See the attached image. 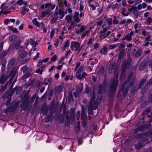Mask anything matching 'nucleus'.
Wrapping results in <instances>:
<instances>
[{
  "label": "nucleus",
  "mask_w": 152,
  "mask_h": 152,
  "mask_svg": "<svg viewBox=\"0 0 152 152\" xmlns=\"http://www.w3.org/2000/svg\"><path fill=\"white\" fill-rule=\"evenodd\" d=\"M134 35V32L131 31L129 34H127L126 36V40L127 41H131L132 39V36Z\"/></svg>",
  "instance_id": "nucleus-18"
},
{
  "label": "nucleus",
  "mask_w": 152,
  "mask_h": 152,
  "mask_svg": "<svg viewBox=\"0 0 152 152\" xmlns=\"http://www.w3.org/2000/svg\"><path fill=\"white\" fill-rule=\"evenodd\" d=\"M58 58V56L56 55H54L50 58V60L52 62L56 61Z\"/></svg>",
  "instance_id": "nucleus-42"
},
{
  "label": "nucleus",
  "mask_w": 152,
  "mask_h": 152,
  "mask_svg": "<svg viewBox=\"0 0 152 152\" xmlns=\"http://www.w3.org/2000/svg\"><path fill=\"white\" fill-rule=\"evenodd\" d=\"M113 71L115 73L117 71V66L115 63L111 64L108 68V72L109 74H111Z\"/></svg>",
  "instance_id": "nucleus-7"
},
{
  "label": "nucleus",
  "mask_w": 152,
  "mask_h": 152,
  "mask_svg": "<svg viewBox=\"0 0 152 152\" xmlns=\"http://www.w3.org/2000/svg\"><path fill=\"white\" fill-rule=\"evenodd\" d=\"M8 107L9 108L10 112H11V113L14 112L16 110H14V108L12 106H10Z\"/></svg>",
  "instance_id": "nucleus-57"
},
{
  "label": "nucleus",
  "mask_w": 152,
  "mask_h": 152,
  "mask_svg": "<svg viewBox=\"0 0 152 152\" xmlns=\"http://www.w3.org/2000/svg\"><path fill=\"white\" fill-rule=\"evenodd\" d=\"M80 44L79 42L75 41H72L71 43L70 48L72 51H73L74 48H75V51H78L79 52L80 50Z\"/></svg>",
  "instance_id": "nucleus-6"
},
{
  "label": "nucleus",
  "mask_w": 152,
  "mask_h": 152,
  "mask_svg": "<svg viewBox=\"0 0 152 152\" xmlns=\"http://www.w3.org/2000/svg\"><path fill=\"white\" fill-rule=\"evenodd\" d=\"M7 77H1L0 80V82L2 84L4 83L8 79Z\"/></svg>",
  "instance_id": "nucleus-29"
},
{
  "label": "nucleus",
  "mask_w": 152,
  "mask_h": 152,
  "mask_svg": "<svg viewBox=\"0 0 152 152\" xmlns=\"http://www.w3.org/2000/svg\"><path fill=\"white\" fill-rule=\"evenodd\" d=\"M121 14L124 16H127L129 15V13L127 11L126 8H123L121 12Z\"/></svg>",
  "instance_id": "nucleus-19"
},
{
  "label": "nucleus",
  "mask_w": 152,
  "mask_h": 152,
  "mask_svg": "<svg viewBox=\"0 0 152 152\" xmlns=\"http://www.w3.org/2000/svg\"><path fill=\"white\" fill-rule=\"evenodd\" d=\"M113 23L114 25H117L118 23V20L117 19L116 17L114 16L113 17Z\"/></svg>",
  "instance_id": "nucleus-43"
},
{
  "label": "nucleus",
  "mask_w": 152,
  "mask_h": 152,
  "mask_svg": "<svg viewBox=\"0 0 152 152\" xmlns=\"http://www.w3.org/2000/svg\"><path fill=\"white\" fill-rule=\"evenodd\" d=\"M37 27H39V28H43L44 27V24L43 23H39L38 26H37Z\"/></svg>",
  "instance_id": "nucleus-61"
},
{
  "label": "nucleus",
  "mask_w": 152,
  "mask_h": 152,
  "mask_svg": "<svg viewBox=\"0 0 152 152\" xmlns=\"http://www.w3.org/2000/svg\"><path fill=\"white\" fill-rule=\"evenodd\" d=\"M144 142V141L142 139L140 140L138 143L135 146V148L139 150L142 148L143 146V144L145 143Z\"/></svg>",
  "instance_id": "nucleus-12"
},
{
  "label": "nucleus",
  "mask_w": 152,
  "mask_h": 152,
  "mask_svg": "<svg viewBox=\"0 0 152 152\" xmlns=\"http://www.w3.org/2000/svg\"><path fill=\"white\" fill-rule=\"evenodd\" d=\"M129 88V86H127L125 90L123 91V95L124 96H126V95L128 91Z\"/></svg>",
  "instance_id": "nucleus-50"
},
{
  "label": "nucleus",
  "mask_w": 152,
  "mask_h": 152,
  "mask_svg": "<svg viewBox=\"0 0 152 152\" xmlns=\"http://www.w3.org/2000/svg\"><path fill=\"white\" fill-rule=\"evenodd\" d=\"M65 58V57L64 56L61 57L57 62V64H60L62 63L64 61Z\"/></svg>",
  "instance_id": "nucleus-48"
},
{
  "label": "nucleus",
  "mask_w": 152,
  "mask_h": 152,
  "mask_svg": "<svg viewBox=\"0 0 152 152\" xmlns=\"http://www.w3.org/2000/svg\"><path fill=\"white\" fill-rule=\"evenodd\" d=\"M50 12L49 10L48 9H47L45 11H43L41 17L42 18L44 17L46 15H50Z\"/></svg>",
  "instance_id": "nucleus-22"
},
{
  "label": "nucleus",
  "mask_w": 152,
  "mask_h": 152,
  "mask_svg": "<svg viewBox=\"0 0 152 152\" xmlns=\"http://www.w3.org/2000/svg\"><path fill=\"white\" fill-rule=\"evenodd\" d=\"M95 94L94 91L93 93L92 96L91 98L89 104H91H91L94 105V103L95 102V103L97 104V102L95 100Z\"/></svg>",
  "instance_id": "nucleus-24"
},
{
  "label": "nucleus",
  "mask_w": 152,
  "mask_h": 152,
  "mask_svg": "<svg viewBox=\"0 0 152 152\" xmlns=\"http://www.w3.org/2000/svg\"><path fill=\"white\" fill-rule=\"evenodd\" d=\"M73 4L74 5L73 7L74 8H77L78 6V5L77 0H73Z\"/></svg>",
  "instance_id": "nucleus-49"
},
{
  "label": "nucleus",
  "mask_w": 152,
  "mask_h": 152,
  "mask_svg": "<svg viewBox=\"0 0 152 152\" xmlns=\"http://www.w3.org/2000/svg\"><path fill=\"white\" fill-rule=\"evenodd\" d=\"M81 119L83 120H85L86 118L87 117L84 110H82L81 113Z\"/></svg>",
  "instance_id": "nucleus-30"
},
{
  "label": "nucleus",
  "mask_w": 152,
  "mask_h": 152,
  "mask_svg": "<svg viewBox=\"0 0 152 152\" xmlns=\"http://www.w3.org/2000/svg\"><path fill=\"white\" fill-rule=\"evenodd\" d=\"M138 24L137 23H136L134 24V29L135 30V32L137 33L138 31V30L137 28H138Z\"/></svg>",
  "instance_id": "nucleus-60"
},
{
  "label": "nucleus",
  "mask_w": 152,
  "mask_h": 152,
  "mask_svg": "<svg viewBox=\"0 0 152 152\" xmlns=\"http://www.w3.org/2000/svg\"><path fill=\"white\" fill-rule=\"evenodd\" d=\"M119 45V43H118L117 44H115L114 45H110L109 46V48L110 49H112L113 48H115L118 46V45Z\"/></svg>",
  "instance_id": "nucleus-46"
},
{
  "label": "nucleus",
  "mask_w": 152,
  "mask_h": 152,
  "mask_svg": "<svg viewBox=\"0 0 152 152\" xmlns=\"http://www.w3.org/2000/svg\"><path fill=\"white\" fill-rule=\"evenodd\" d=\"M94 41L95 39L93 37L90 38L87 42V45L89 46L91 45Z\"/></svg>",
  "instance_id": "nucleus-31"
},
{
  "label": "nucleus",
  "mask_w": 152,
  "mask_h": 152,
  "mask_svg": "<svg viewBox=\"0 0 152 152\" xmlns=\"http://www.w3.org/2000/svg\"><path fill=\"white\" fill-rule=\"evenodd\" d=\"M118 82V78L117 77L111 81V83L109 86V88L112 92L116 90L117 88Z\"/></svg>",
  "instance_id": "nucleus-4"
},
{
  "label": "nucleus",
  "mask_w": 152,
  "mask_h": 152,
  "mask_svg": "<svg viewBox=\"0 0 152 152\" xmlns=\"http://www.w3.org/2000/svg\"><path fill=\"white\" fill-rule=\"evenodd\" d=\"M22 89L21 87H19L16 90V93L18 94H19L20 92L22 91Z\"/></svg>",
  "instance_id": "nucleus-54"
},
{
  "label": "nucleus",
  "mask_w": 152,
  "mask_h": 152,
  "mask_svg": "<svg viewBox=\"0 0 152 152\" xmlns=\"http://www.w3.org/2000/svg\"><path fill=\"white\" fill-rule=\"evenodd\" d=\"M33 23L36 26L38 25L39 23L37 20V19L36 18H34L32 20Z\"/></svg>",
  "instance_id": "nucleus-47"
},
{
  "label": "nucleus",
  "mask_w": 152,
  "mask_h": 152,
  "mask_svg": "<svg viewBox=\"0 0 152 152\" xmlns=\"http://www.w3.org/2000/svg\"><path fill=\"white\" fill-rule=\"evenodd\" d=\"M97 108V104L94 103V105L89 104L88 107V113L90 115H92L93 114V109L96 110Z\"/></svg>",
  "instance_id": "nucleus-10"
},
{
  "label": "nucleus",
  "mask_w": 152,
  "mask_h": 152,
  "mask_svg": "<svg viewBox=\"0 0 152 152\" xmlns=\"http://www.w3.org/2000/svg\"><path fill=\"white\" fill-rule=\"evenodd\" d=\"M147 62L148 66H149L151 68H152V60H150Z\"/></svg>",
  "instance_id": "nucleus-58"
},
{
  "label": "nucleus",
  "mask_w": 152,
  "mask_h": 152,
  "mask_svg": "<svg viewBox=\"0 0 152 152\" xmlns=\"http://www.w3.org/2000/svg\"><path fill=\"white\" fill-rule=\"evenodd\" d=\"M151 111L150 109L149 108H146L145 110L143 113V115H145L147 114Z\"/></svg>",
  "instance_id": "nucleus-44"
},
{
  "label": "nucleus",
  "mask_w": 152,
  "mask_h": 152,
  "mask_svg": "<svg viewBox=\"0 0 152 152\" xmlns=\"http://www.w3.org/2000/svg\"><path fill=\"white\" fill-rule=\"evenodd\" d=\"M29 44L32 45L37 44V42L35 41L34 39L31 38H30L28 40L26 45L27 46Z\"/></svg>",
  "instance_id": "nucleus-17"
},
{
  "label": "nucleus",
  "mask_w": 152,
  "mask_h": 152,
  "mask_svg": "<svg viewBox=\"0 0 152 152\" xmlns=\"http://www.w3.org/2000/svg\"><path fill=\"white\" fill-rule=\"evenodd\" d=\"M58 18V17H57L56 18H53L51 19V23H54L57 19Z\"/></svg>",
  "instance_id": "nucleus-64"
},
{
  "label": "nucleus",
  "mask_w": 152,
  "mask_h": 152,
  "mask_svg": "<svg viewBox=\"0 0 152 152\" xmlns=\"http://www.w3.org/2000/svg\"><path fill=\"white\" fill-rule=\"evenodd\" d=\"M58 6L60 9L58 11V14L60 16V18L62 19L65 15L64 11L63 9L67 6V1L65 0H58Z\"/></svg>",
  "instance_id": "nucleus-1"
},
{
  "label": "nucleus",
  "mask_w": 152,
  "mask_h": 152,
  "mask_svg": "<svg viewBox=\"0 0 152 152\" xmlns=\"http://www.w3.org/2000/svg\"><path fill=\"white\" fill-rule=\"evenodd\" d=\"M100 47V44L99 43H95L94 45V48L95 49H98Z\"/></svg>",
  "instance_id": "nucleus-59"
},
{
  "label": "nucleus",
  "mask_w": 152,
  "mask_h": 152,
  "mask_svg": "<svg viewBox=\"0 0 152 152\" xmlns=\"http://www.w3.org/2000/svg\"><path fill=\"white\" fill-rule=\"evenodd\" d=\"M129 77L128 78L127 80L126 81H125L124 83V84L122 85L121 88V91H124V88L125 86V85L127 84L128 82L129 81V80L131 78V77Z\"/></svg>",
  "instance_id": "nucleus-32"
},
{
  "label": "nucleus",
  "mask_w": 152,
  "mask_h": 152,
  "mask_svg": "<svg viewBox=\"0 0 152 152\" xmlns=\"http://www.w3.org/2000/svg\"><path fill=\"white\" fill-rule=\"evenodd\" d=\"M96 71L99 75H102L104 71V67L102 66L100 67H97L96 69Z\"/></svg>",
  "instance_id": "nucleus-16"
},
{
  "label": "nucleus",
  "mask_w": 152,
  "mask_h": 152,
  "mask_svg": "<svg viewBox=\"0 0 152 152\" xmlns=\"http://www.w3.org/2000/svg\"><path fill=\"white\" fill-rule=\"evenodd\" d=\"M21 42V40H18L16 42L15 45V48L16 49H18L19 48Z\"/></svg>",
  "instance_id": "nucleus-37"
},
{
  "label": "nucleus",
  "mask_w": 152,
  "mask_h": 152,
  "mask_svg": "<svg viewBox=\"0 0 152 152\" xmlns=\"http://www.w3.org/2000/svg\"><path fill=\"white\" fill-rule=\"evenodd\" d=\"M12 106L14 108V110H16L17 108L19 105V103L17 102L16 103H12Z\"/></svg>",
  "instance_id": "nucleus-53"
},
{
  "label": "nucleus",
  "mask_w": 152,
  "mask_h": 152,
  "mask_svg": "<svg viewBox=\"0 0 152 152\" xmlns=\"http://www.w3.org/2000/svg\"><path fill=\"white\" fill-rule=\"evenodd\" d=\"M142 50L140 48L138 49L135 55V57H137L140 56L142 54Z\"/></svg>",
  "instance_id": "nucleus-26"
},
{
  "label": "nucleus",
  "mask_w": 152,
  "mask_h": 152,
  "mask_svg": "<svg viewBox=\"0 0 152 152\" xmlns=\"http://www.w3.org/2000/svg\"><path fill=\"white\" fill-rule=\"evenodd\" d=\"M44 66H42L40 68H39L37 69L35 72L36 73H39L41 75L42 74V72L44 69Z\"/></svg>",
  "instance_id": "nucleus-36"
},
{
  "label": "nucleus",
  "mask_w": 152,
  "mask_h": 152,
  "mask_svg": "<svg viewBox=\"0 0 152 152\" xmlns=\"http://www.w3.org/2000/svg\"><path fill=\"white\" fill-rule=\"evenodd\" d=\"M70 115L71 116L73 117L75 115V110L73 108L72 109V110L70 112Z\"/></svg>",
  "instance_id": "nucleus-62"
},
{
  "label": "nucleus",
  "mask_w": 152,
  "mask_h": 152,
  "mask_svg": "<svg viewBox=\"0 0 152 152\" xmlns=\"http://www.w3.org/2000/svg\"><path fill=\"white\" fill-rule=\"evenodd\" d=\"M21 70L24 72H26L28 70V67L27 66H24L21 68Z\"/></svg>",
  "instance_id": "nucleus-52"
},
{
  "label": "nucleus",
  "mask_w": 152,
  "mask_h": 152,
  "mask_svg": "<svg viewBox=\"0 0 152 152\" xmlns=\"http://www.w3.org/2000/svg\"><path fill=\"white\" fill-rule=\"evenodd\" d=\"M142 34L144 36H146V35H148V34H149V32L146 31L145 30H144L142 32Z\"/></svg>",
  "instance_id": "nucleus-55"
},
{
  "label": "nucleus",
  "mask_w": 152,
  "mask_h": 152,
  "mask_svg": "<svg viewBox=\"0 0 152 152\" xmlns=\"http://www.w3.org/2000/svg\"><path fill=\"white\" fill-rule=\"evenodd\" d=\"M64 84L62 83L60 85L55 86V90L57 92H61L63 90Z\"/></svg>",
  "instance_id": "nucleus-14"
},
{
  "label": "nucleus",
  "mask_w": 152,
  "mask_h": 152,
  "mask_svg": "<svg viewBox=\"0 0 152 152\" xmlns=\"http://www.w3.org/2000/svg\"><path fill=\"white\" fill-rule=\"evenodd\" d=\"M131 61L132 58L130 57L128 58L127 62L125 61H124L121 71V75H122L126 70L129 68L131 64Z\"/></svg>",
  "instance_id": "nucleus-2"
},
{
  "label": "nucleus",
  "mask_w": 152,
  "mask_h": 152,
  "mask_svg": "<svg viewBox=\"0 0 152 152\" xmlns=\"http://www.w3.org/2000/svg\"><path fill=\"white\" fill-rule=\"evenodd\" d=\"M17 39V36L15 35H12L9 38V40L10 41L14 42H15Z\"/></svg>",
  "instance_id": "nucleus-33"
},
{
  "label": "nucleus",
  "mask_w": 152,
  "mask_h": 152,
  "mask_svg": "<svg viewBox=\"0 0 152 152\" xmlns=\"http://www.w3.org/2000/svg\"><path fill=\"white\" fill-rule=\"evenodd\" d=\"M36 95L35 94L34 95L32 96L30 100V102L31 103H32L34 101V100L35 97H36Z\"/></svg>",
  "instance_id": "nucleus-56"
},
{
  "label": "nucleus",
  "mask_w": 152,
  "mask_h": 152,
  "mask_svg": "<svg viewBox=\"0 0 152 152\" xmlns=\"http://www.w3.org/2000/svg\"><path fill=\"white\" fill-rule=\"evenodd\" d=\"M99 37L102 38H105L106 37V35H105V33L103 34L102 33L101 34L100 33V34L99 35Z\"/></svg>",
  "instance_id": "nucleus-63"
},
{
  "label": "nucleus",
  "mask_w": 152,
  "mask_h": 152,
  "mask_svg": "<svg viewBox=\"0 0 152 152\" xmlns=\"http://www.w3.org/2000/svg\"><path fill=\"white\" fill-rule=\"evenodd\" d=\"M27 52L25 51V50H23V51L22 53H21L20 56V57L21 58H23L24 57H25L27 54Z\"/></svg>",
  "instance_id": "nucleus-41"
},
{
  "label": "nucleus",
  "mask_w": 152,
  "mask_h": 152,
  "mask_svg": "<svg viewBox=\"0 0 152 152\" xmlns=\"http://www.w3.org/2000/svg\"><path fill=\"white\" fill-rule=\"evenodd\" d=\"M107 47L105 46H104L103 48L100 51V53L101 54H103L104 55L107 54Z\"/></svg>",
  "instance_id": "nucleus-25"
},
{
  "label": "nucleus",
  "mask_w": 152,
  "mask_h": 152,
  "mask_svg": "<svg viewBox=\"0 0 152 152\" xmlns=\"http://www.w3.org/2000/svg\"><path fill=\"white\" fill-rule=\"evenodd\" d=\"M84 66L81 65L77 70L76 73V76H80L81 73L83 71Z\"/></svg>",
  "instance_id": "nucleus-21"
},
{
  "label": "nucleus",
  "mask_w": 152,
  "mask_h": 152,
  "mask_svg": "<svg viewBox=\"0 0 152 152\" xmlns=\"http://www.w3.org/2000/svg\"><path fill=\"white\" fill-rule=\"evenodd\" d=\"M69 40H67L65 42V43L64 46V48L63 49V50H65L66 49V47H68L69 46Z\"/></svg>",
  "instance_id": "nucleus-40"
},
{
  "label": "nucleus",
  "mask_w": 152,
  "mask_h": 152,
  "mask_svg": "<svg viewBox=\"0 0 152 152\" xmlns=\"http://www.w3.org/2000/svg\"><path fill=\"white\" fill-rule=\"evenodd\" d=\"M79 14L78 12H75L73 17V19L74 21L77 23L79 22L80 21V19L78 18Z\"/></svg>",
  "instance_id": "nucleus-20"
},
{
  "label": "nucleus",
  "mask_w": 152,
  "mask_h": 152,
  "mask_svg": "<svg viewBox=\"0 0 152 152\" xmlns=\"http://www.w3.org/2000/svg\"><path fill=\"white\" fill-rule=\"evenodd\" d=\"M148 67L147 62L146 61H142L140 64L139 68L140 70L143 71L147 69Z\"/></svg>",
  "instance_id": "nucleus-11"
},
{
  "label": "nucleus",
  "mask_w": 152,
  "mask_h": 152,
  "mask_svg": "<svg viewBox=\"0 0 152 152\" xmlns=\"http://www.w3.org/2000/svg\"><path fill=\"white\" fill-rule=\"evenodd\" d=\"M9 30H11L14 33H18L17 28L13 27V26H9L8 27Z\"/></svg>",
  "instance_id": "nucleus-27"
},
{
  "label": "nucleus",
  "mask_w": 152,
  "mask_h": 152,
  "mask_svg": "<svg viewBox=\"0 0 152 152\" xmlns=\"http://www.w3.org/2000/svg\"><path fill=\"white\" fill-rule=\"evenodd\" d=\"M50 109L49 110L50 115H48L47 117V120L51 122L53 118V114L54 113L53 110V105H51L50 107Z\"/></svg>",
  "instance_id": "nucleus-9"
},
{
  "label": "nucleus",
  "mask_w": 152,
  "mask_h": 152,
  "mask_svg": "<svg viewBox=\"0 0 152 152\" xmlns=\"http://www.w3.org/2000/svg\"><path fill=\"white\" fill-rule=\"evenodd\" d=\"M18 69L17 67H14L10 72L9 76H15Z\"/></svg>",
  "instance_id": "nucleus-23"
},
{
  "label": "nucleus",
  "mask_w": 152,
  "mask_h": 152,
  "mask_svg": "<svg viewBox=\"0 0 152 152\" xmlns=\"http://www.w3.org/2000/svg\"><path fill=\"white\" fill-rule=\"evenodd\" d=\"M65 19L68 22H70L72 19V17L70 15H66L65 17Z\"/></svg>",
  "instance_id": "nucleus-39"
},
{
  "label": "nucleus",
  "mask_w": 152,
  "mask_h": 152,
  "mask_svg": "<svg viewBox=\"0 0 152 152\" xmlns=\"http://www.w3.org/2000/svg\"><path fill=\"white\" fill-rule=\"evenodd\" d=\"M78 2L80 3V11H82L84 8V5L85 2L82 1L81 0H78Z\"/></svg>",
  "instance_id": "nucleus-28"
},
{
  "label": "nucleus",
  "mask_w": 152,
  "mask_h": 152,
  "mask_svg": "<svg viewBox=\"0 0 152 152\" xmlns=\"http://www.w3.org/2000/svg\"><path fill=\"white\" fill-rule=\"evenodd\" d=\"M8 85L7 83H6V84L4 86H2L1 88L0 89V91H2V92H4V90H5L7 86Z\"/></svg>",
  "instance_id": "nucleus-51"
},
{
  "label": "nucleus",
  "mask_w": 152,
  "mask_h": 152,
  "mask_svg": "<svg viewBox=\"0 0 152 152\" xmlns=\"http://www.w3.org/2000/svg\"><path fill=\"white\" fill-rule=\"evenodd\" d=\"M112 19L111 18H109L107 19L106 20L107 24L109 26H110L112 24Z\"/></svg>",
  "instance_id": "nucleus-38"
},
{
  "label": "nucleus",
  "mask_w": 152,
  "mask_h": 152,
  "mask_svg": "<svg viewBox=\"0 0 152 152\" xmlns=\"http://www.w3.org/2000/svg\"><path fill=\"white\" fill-rule=\"evenodd\" d=\"M52 104L53 105V104H51L49 106L46 105L44 103L43 104L41 110V112L43 113V115H46L48 113L49 108H50V106Z\"/></svg>",
  "instance_id": "nucleus-8"
},
{
  "label": "nucleus",
  "mask_w": 152,
  "mask_h": 152,
  "mask_svg": "<svg viewBox=\"0 0 152 152\" xmlns=\"http://www.w3.org/2000/svg\"><path fill=\"white\" fill-rule=\"evenodd\" d=\"M15 61L16 59L14 58H12L10 60L8 65V69H10L13 67L15 64Z\"/></svg>",
  "instance_id": "nucleus-13"
},
{
  "label": "nucleus",
  "mask_w": 152,
  "mask_h": 152,
  "mask_svg": "<svg viewBox=\"0 0 152 152\" xmlns=\"http://www.w3.org/2000/svg\"><path fill=\"white\" fill-rule=\"evenodd\" d=\"M1 10L0 12V13H2L4 15H6L10 12H12V10L14 9V7H8L7 5V3H4L2 4L1 6Z\"/></svg>",
  "instance_id": "nucleus-3"
},
{
  "label": "nucleus",
  "mask_w": 152,
  "mask_h": 152,
  "mask_svg": "<svg viewBox=\"0 0 152 152\" xmlns=\"http://www.w3.org/2000/svg\"><path fill=\"white\" fill-rule=\"evenodd\" d=\"M106 88V86L105 84H102L100 85L98 92L99 94H102L104 93Z\"/></svg>",
  "instance_id": "nucleus-15"
},
{
  "label": "nucleus",
  "mask_w": 152,
  "mask_h": 152,
  "mask_svg": "<svg viewBox=\"0 0 152 152\" xmlns=\"http://www.w3.org/2000/svg\"><path fill=\"white\" fill-rule=\"evenodd\" d=\"M139 130L142 132L144 131L146 128V126L144 125H142L138 127Z\"/></svg>",
  "instance_id": "nucleus-45"
},
{
  "label": "nucleus",
  "mask_w": 152,
  "mask_h": 152,
  "mask_svg": "<svg viewBox=\"0 0 152 152\" xmlns=\"http://www.w3.org/2000/svg\"><path fill=\"white\" fill-rule=\"evenodd\" d=\"M86 87L85 91V93L87 94H89L90 92V96H91V88H88L87 84L86 85Z\"/></svg>",
  "instance_id": "nucleus-34"
},
{
  "label": "nucleus",
  "mask_w": 152,
  "mask_h": 152,
  "mask_svg": "<svg viewBox=\"0 0 152 152\" xmlns=\"http://www.w3.org/2000/svg\"><path fill=\"white\" fill-rule=\"evenodd\" d=\"M92 0H89L88 1L89 6L91 7L93 10H95L96 9L95 6L91 3Z\"/></svg>",
  "instance_id": "nucleus-35"
},
{
  "label": "nucleus",
  "mask_w": 152,
  "mask_h": 152,
  "mask_svg": "<svg viewBox=\"0 0 152 152\" xmlns=\"http://www.w3.org/2000/svg\"><path fill=\"white\" fill-rule=\"evenodd\" d=\"M29 97L27 95H25L22 99L23 103L21 104L20 106L22 110L25 111L26 110L28 106V100Z\"/></svg>",
  "instance_id": "nucleus-5"
}]
</instances>
